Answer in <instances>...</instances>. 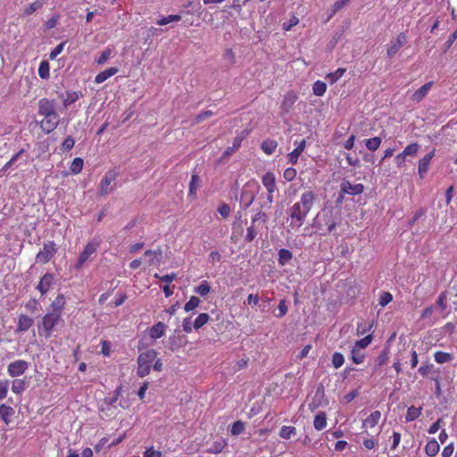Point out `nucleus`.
Returning a JSON list of instances; mask_svg holds the SVG:
<instances>
[{"label": "nucleus", "mask_w": 457, "mask_h": 457, "mask_svg": "<svg viewBox=\"0 0 457 457\" xmlns=\"http://www.w3.org/2000/svg\"><path fill=\"white\" fill-rule=\"evenodd\" d=\"M436 149H433L431 152L427 154L424 157L419 160L418 162V174L419 177L422 179L427 175L430 162L435 156Z\"/></svg>", "instance_id": "9b49d317"}, {"label": "nucleus", "mask_w": 457, "mask_h": 457, "mask_svg": "<svg viewBox=\"0 0 457 457\" xmlns=\"http://www.w3.org/2000/svg\"><path fill=\"white\" fill-rule=\"evenodd\" d=\"M313 426L316 430H322L327 427V415L324 411L319 412L313 420Z\"/></svg>", "instance_id": "393cba45"}, {"label": "nucleus", "mask_w": 457, "mask_h": 457, "mask_svg": "<svg viewBox=\"0 0 457 457\" xmlns=\"http://www.w3.org/2000/svg\"><path fill=\"white\" fill-rule=\"evenodd\" d=\"M419 149H420V145L418 143H412V144L408 145L403 149V153L406 156H416Z\"/></svg>", "instance_id": "49530a36"}, {"label": "nucleus", "mask_w": 457, "mask_h": 457, "mask_svg": "<svg viewBox=\"0 0 457 457\" xmlns=\"http://www.w3.org/2000/svg\"><path fill=\"white\" fill-rule=\"evenodd\" d=\"M33 319L28 315L21 314L19 316L18 324H17V331L25 332L29 330L33 325Z\"/></svg>", "instance_id": "6ab92c4d"}, {"label": "nucleus", "mask_w": 457, "mask_h": 457, "mask_svg": "<svg viewBox=\"0 0 457 457\" xmlns=\"http://www.w3.org/2000/svg\"><path fill=\"white\" fill-rule=\"evenodd\" d=\"M62 321V316L58 313L47 312L46 313L41 320V325L38 326L39 331L42 329L46 337H50L53 332L55 330L56 326Z\"/></svg>", "instance_id": "7ed1b4c3"}, {"label": "nucleus", "mask_w": 457, "mask_h": 457, "mask_svg": "<svg viewBox=\"0 0 457 457\" xmlns=\"http://www.w3.org/2000/svg\"><path fill=\"white\" fill-rule=\"evenodd\" d=\"M55 106L54 100L47 98H42L38 101V114L41 116H46L51 114H56Z\"/></svg>", "instance_id": "4468645a"}, {"label": "nucleus", "mask_w": 457, "mask_h": 457, "mask_svg": "<svg viewBox=\"0 0 457 457\" xmlns=\"http://www.w3.org/2000/svg\"><path fill=\"white\" fill-rule=\"evenodd\" d=\"M112 49L110 48V47H107L105 48L102 53L101 54L99 55V57L97 59H96V62L99 65H103L104 64L112 55Z\"/></svg>", "instance_id": "79ce46f5"}, {"label": "nucleus", "mask_w": 457, "mask_h": 457, "mask_svg": "<svg viewBox=\"0 0 457 457\" xmlns=\"http://www.w3.org/2000/svg\"><path fill=\"white\" fill-rule=\"evenodd\" d=\"M26 389V383L24 379H14L12 383V391L16 394L20 395Z\"/></svg>", "instance_id": "4c0bfd02"}, {"label": "nucleus", "mask_w": 457, "mask_h": 457, "mask_svg": "<svg viewBox=\"0 0 457 457\" xmlns=\"http://www.w3.org/2000/svg\"><path fill=\"white\" fill-rule=\"evenodd\" d=\"M294 434H295V428L292 426H283L279 431L280 437L284 439H289Z\"/></svg>", "instance_id": "de8ad7c7"}, {"label": "nucleus", "mask_w": 457, "mask_h": 457, "mask_svg": "<svg viewBox=\"0 0 457 457\" xmlns=\"http://www.w3.org/2000/svg\"><path fill=\"white\" fill-rule=\"evenodd\" d=\"M112 344L110 341H101V353L104 356H109L111 354Z\"/></svg>", "instance_id": "774afa93"}, {"label": "nucleus", "mask_w": 457, "mask_h": 457, "mask_svg": "<svg viewBox=\"0 0 457 457\" xmlns=\"http://www.w3.org/2000/svg\"><path fill=\"white\" fill-rule=\"evenodd\" d=\"M350 1L351 0H338V1H337L333 4V6H332L330 17L333 16L334 14H336L341 9H343L346 4H349Z\"/></svg>", "instance_id": "13d9d810"}, {"label": "nucleus", "mask_w": 457, "mask_h": 457, "mask_svg": "<svg viewBox=\"0 0 457 457\" xmlns=\"http://www.w3.org/2000/svg\"><path fill=\"white\" fill-rule=\"evenodd\" d=\"M345 362V357L341 353H334L332 355V364L335 369H338L343 366Z\"/></svg>", "instance_id": "8fccbe9b"}, {"label": "nucleus", "mask_w": 457, "mask_h": 457, "mask_svg": "<svg viewBox=\"0 0 457 457\" xmlns=\"http://www.w3.org/2000/svg\"><path fill=\"white\" fill-rule=\"evenodd\" d=\"M440 449V445L436 439H430L427 442L425 445V453L429 457L436 456Z\"/></svg>", "instance_id": "b1692460"}, {"label": "nucleus", "mask_w": 457, "mask_h": 457, "mask_svg": "<svg viewBox=\"0 0 457 457\" xmlns=\"http://www.w3.org/2000/svg\"><path fill=\"white\" fill-rule=\"evenodd\" d=\"M292 258H293V253L289 250L283 248L278 251V262L279 265H281V266L286 265L292 260Z\"/></svg>", "instance_id": "c85d7f7f"}, {"label": "nucleus", "mask_w": 457, "mask_h": 457, "mask_svg": "<svg viewBox=\"0 0 457 457\" xmlns=\"http://www.w3.org/2000/svg\"><path fill=\"white\" fill-rule=\"evenodd\" d=\"M83 165H84L83 159H81L80 157H76V158H74V160L72 161V162L70 166V170L72 174L77 175L81 172V170L83 169Z\"/></svg>", "instance_id": "72a5a7b5"}, {"label": "nucleus", "mask_w": 457, "mask_h": 457, "mask_svg": "<svg viewBox=\"0 0 457 457\" xmlns=\"http://www.w3.org/2000/svg\"><path fill=\"white\" fill-rule=\"evenodd\" d=\"M315 201V194L312 190L305 191L300 196L298 202L295 203L287 211L291 219L290 227L299 228L305 220L309 212L312 210Z\"/></svg>", "instance_id": "f257e3e1"}, {"label": "nucleus", "mask_w": 457, "mask_h": 457, "mask_svg": "<svg viewBox=\"0 0 457 457\" xmlns=\"http://www.w3.org/2000/svg\"><path fill=\"white\" fill-rule=\"evenodd\" d=\"M380 418L381 412L379 411H374L363 420V427L370 428L376 427Z\"/></svg>", "instance_id": "5701e85b"}, {"label": "nucleus", "mask_w": 457, "mask_h": 457, "mask_svg": "<svg viewBox=\"0 0 457 457\" xmlns=\"http://www.w3.org/2000/svg\"><path fill=\"white\" fill-rule=\"evenodd\" d=\"M432 86L433 81L427 82L412 94L411 99L415 102H420L427 96Z\"/></svg>", "instance_id": "a211bd4d"}, {"label": "nucleus", "mask_w": 457, "mask_h": 457, "mask_svg": "<svg viewBox=\"0 0 457 457\" xmlns=\"http://www.w3.org/2000/svg\"><path fill=\"white\" fill-rule=\"evenodd\" d=\"M14 414V409L12 406L4 403L0 405V418L3 421L8 425L11 422V418Z\"/></svg>", "instance_id": "4be33fe9"}, {"label": "nucleus", "mask_w": 457, "mask_h": 457, "mask_svg": "<svg viewBox=\"0 0 457 457\" xmlns=\"http://www.w3.org/2000/svg\"><path fill=\"white\" fill-rule=\"evenodd\" d=\"M166 328L167 327L163 322H162V321L156 322L154 326H152L149 328L150 337L154 340L161 338L162 337L164 336Z\"/></svg>", "instance_id": "f3484780"}, {"label": "nucleus", "mask_w": 457, "mask_h": 457, "mask_svg": "<svg viewBox=\"0 0 457 457\" xmlns=\"http://www.w3.org/2000/svg\"><path fill=\"white\" fill-rule=\"evenodd\" d=\"M341 193L351 195H361L364 190L362 184H352L349 180H343L340 185Z\"/></svg>", "instance_id": "ddd939ff"}, {"label": "nucleus", "mask_w": 457, "mask_h": 457, "mask_svg": "<svg viewBox=\"0 0 457 457\" xmlns=\"http://www.w3.org/2000/svg\"><path fill=\"white\" fill-rule=\"evenodd\" d=\"M74 145H75V140L73 139V137H68L62 142V144L61 145V150L63 152H68L73 148Z\"/></svg>", "instance_id": "bf43d9fd"}, {"label": "nucleus", "mask_w": 457, "mask_h": 457, "mask_svg": "<svg viewBox=\"0 0 457 457\" xmlns=\"http://www.w3.org/2000/svg\"><path fill=\"white\" fill-rule=\"evenodd\" d=\"M345 71V68H338L334 72L328 73L326 79L332 85L344 76Z\"/></svg>", "instance_id": "7c9ffc66"}, {"label": "nucleus", "mask_w": 457, "mask_h": 457, "mask_svg": "<svg viewBox=\"0 0 457 457\" xmlns=\"http://www.w3.org/2000/svg\"><path fill=\"white\" fill-rule=\"evenodd\" d=\"M66 300L63 295H58L51 303V312L58 313L60 316L62 314Z\"/></svg>", "instance_id": "412c9836"}, {"label": "nucleus", "mask_w": 457, "mask_h": 457, "mask_svg": "<svg viewBox=\"0 0 457 457\" xmlns=\"http://www.w3.org/2000/svg\"><path fill=\"white\" fill-rule=\"evenodd\" d=\"M327 91V85L321 80H317L312 85V92L317 96H322Z\"/></svg>", "instance_id": "473e14b6"}, {"label": "nucleus", "mask_w": 457, "mask_h": 457, "mask_svg": "<svg viewBox=\"0 0 457 457\" xmlns=\"http://www.w3.org/2000/svg\"><path fill=\"white\" fill-rule=\"evenodd\" d=\"M373 339L372 334L367 335L365 337L357 340L353 346L359 349H365L369 345H370Z\"/></svg>", "instance_id": "a18cd8bd"}, {"label": "nucleus", "mask_w": 457, "mask_h": 457, "mask_svg": "<svg viewBox=\"0 0 457 457\" xmlns=\"http://www.w3.org/2000/svg\"><path fill=\"white\" fill-rule=\"evenodd\" d=\"M262 183L267 189V199L261 204V209H270L273 203V193L277 190L276 178L274 173L266 172L262 178Z\"/></svg>", "instance_id": "20e7f679"}, {"label": "nucleus", "mask_w": 457, "mask_h": 457, "mask_svg": "<svg viewBox=\"0 0 457 457\" xmlns=\"http://www.w3.org/2000/svg\"><path fill=\"white\" fill-rule=\"evenodd\" d=\"M421 407L411 406L407 410V413L405 415L406 422H411L418 419L421 415Z\"/></svg>", "instance_id": "cd10ccee"}, {"label": "nucleus", "mask_w": 457, "mask_h": 457, "mask_svg": "<svg viewBox=\"0 0 457 457\" xmlns=\"http://www.w3.org/2000/svg\"><path fill=\"white\" fill-rule=\"evenodd\" d=\"M436 304L440 308L442 312H444L446 309V292H442L438 295Z\"/></svg>", "instance_id": "e2e57ef3"}, {"label": "nucleus", "mask_w": 457, "mask_h": 457, "mask_svg": "<svg viewBox=\"0 0 457 457\" xmlns=\"http://www.w3.org/2000/svg\"><path fill=\"white\" fill-rule=\"evenodd\" d=\"M199 177L196 174L191 176L189 183V195H195L198 187Z\"/></svg>", "instance_id": "6e6d98bb"}, {"label": "nucleus", "mask_w": 457, "mask_h": 457, "mask_svg": "<svg viewBox=\"0 0 457 457\" xmlns=\"http://www.w3.org/2000/svg\"><path fill=\"white\" fill-rule=\"evenodd\" d=\"M245 430V423L241 420L235 421L231 426V435L233 436H238L241 433H243Z\"/></svg>", "instance_id": "09e8293b"}, {"label": "nucleus", "mask_w": 457, "mask_h": 457, "mask_svg": "<svg viewBox=\"0 0 457 457\" xmlns=\"http://www.w3.org/2000/svg\"><path fill=\"white\" fill-rule=\"evenodd\" d=\"M278 313L276 314L278 318L284 317L287 312V305L285 299H282L279 301L278 306Z\"/></svg>", "instance_id": "69168bd1"}, {"label": "nucleus", "mask_w": 457, "mask_h": 457, "mask_svg": "<svg viewBox=\"0 0 457 457\" xmlns=\"http://www.w3.org/2000/svg\"><path fill=\"white\" fill-rule=\"evenodd\" d=\"M381 145V138L378 137H374L369 139H366L365 145L370 151H376Z\"/></svg>", "instance_id": "a19ab883"}, {"label": "nucleus", "mask_w": 457, "mask_h": 457, "mask_svg": "<svg viewBox=\"0 0 457 457\" xmlns=\"http://www.w3.org/2000/svg\"><path fill=\"white\" fill-rule=\"evenodd\" d=\"M54 282V276L52 273H46L40 279L37 289L41 293L42 295H46L51 288Z\"/></svg>", "instance_id": "2eb2a0df"}, {"label": "nucleus", "mask_w": 457, "mask_h": 457, "mask_svg": "<svg viewBox=\"0 0 457 457\" xmlns=\"http://www.w3.org/2000/svg\"><path fill=\"white\" fill-rule=\"evenodd\" d=\"M99 246L100 241L97 239H93L90 242H88L85 245L83 251L79 253L78 260L74 264V268L77 270H81L86 262H87L92 255L96 254Z\"/></svg>", "instance_id": "423d86ee"}, {"label": "nucleus", "mask_w": 457, "mask_h": 457, "mask_svg": "<svg viewBox=\"0 0 457 457\" xmlns=\"http://www.w3.org/2000/svg\"><path fill=\"white\" fill-rule=\"evenodd\" d=\"M50 65L47 61H42L38 67V75L41 79H48L50 76Z\"/></svg>", "instance_id": "37998d69"}, {"label": "nucleus", "mask_w": 457, "mask_h": 457, "mask_svg": "<svg viewBox=\"0 0 457 457\" xmlns=\"http://www.w3.org/2000/svg\"><path fill=\"white\" fill-rule=\"evenodd\" d=\"M56 253V244L54 241H47L44 243L43 248L36 255V262L41 264H46L50 262Z\"/></svg>", "instance_id": "0eeeda50"}, {"label": "nucleus", "mask_w": 457, "mask_h": 457, "mask_svg": "<svg viewBox=\"0 0 457 457\" xmlns=\"http://www.w3.org/2000/svg\"><path fill=\"white\" fill-rule=\"evenodd\" d=\"M81 94L76 92V91H68L66 93V97L63 99V105L65 108L69 107L71 104L75 103Z\"/></svg>", "instance_id": "f704fd0d"}, {"label": "nucleus", "mask_w": 457, "mask_h": 457, "mask_svg": "<svg viewBox=\"0 0 457 457\" xmlns=\"http://www.w3.org/2000/svg\"><path fill=\"white\" fill-rule=\"evenodd\" d=\"M119 71V69L116 68V67H110L106 70H104V71H101L99 72L96 77H95V82L96 84H101L103 82H104L105 80H107L109 78L114 76L115 74H117Z\"/></svg>", "instance_id": "aec40b11"}, {"label": "nucleus", "mask_w": 457, "mask_h": 457, "mask_svg": "<svg viewBox=\"0 0 457 457\" xmlns=\"http://www.w3.org/2000/svg\"><path fill=\"white\" fill-rule=\"evenodd\" d=\"M389 359V353L387 350H383L376 358V366L380 367L387 362Z\"/></svg>", "instance_id": "603ef678"}, {"label": "nucleus", "mask_w": 457, "mask_h": 457, "mask_svg": "<svg viewBox=\"0 0 457 457\" xmlns=\"http://www.w3.org/2000/svg\"><path fill=\"white\" fill-rule=\"evenodd\" d=\"M393 300V295L391 293L389 292H383L380 296H379V300H378V304L381 306V307H385L386 305H387L391 301Z\"/></svg>", "instance_id": "864d4df0"}, {"label": "nucleus", "mask_w": 457, "mask_h": 457, "mask_svg": "<svg viewBox=\"0 0 457 457\" xmlns=\"http://www.w3.org/2000/svg\"><path fill=\"white\" fill-rule=\"evenodd\" d=\"M157 354L154 349H148L138 355L137 369V376L138 378H145L150 374L153 362L155 361Z\"/></svg>", "instance_id": "f03ea898"}, {"label": "nucleus", "mask_w": 457, "mask_h": 457, "mask_svg": "<svg viewBox=\"0 0 457 457\" xmlns=\"http://www.w3.org/2000/svg\"><path fill=\"white\" fill-rule=\"evenodd\" d=\"M227 443L225 441L214 442L212 445L207 450L211 453H220L223 451Z\"/></svg>", "instance_id": "3c124183"}, {"label": "nucleus", "mask_w": 457, "mask_h": 457, "mask_svg": "<svg viewBox=\"0 0 457 457\" xmlns=\"http://www.w3.org/2000/svg\"><path fill=\"white\" fill-rule=\"evenodd\" d=\"M45 4V0H36L24 9V15L29 16Z\"/></svg>", "instance_id": "c9c22d12"}, {"label": "nucleus", "mask_w": 457, "mask_h": 457, "mask_svg": "<svg viewBox=\"0 0 457 457\" xmlns=\"http://www.w3.org/2000/svg\"><path fill=\"white\" fill-rule=\"evenodd\" d=\"M24 150L21 149L18 153L12 155V157L7 162L4 166L1 169L0 172H4L7 170L11 166L14 164V162L18 160V158L23 154Z\"/></svg>", "instance_id": "4d7b16f0"}, {"label": "nucleus", "mask_w": 457, "mask_h": 457, "mask_svg": "<svg viewBox=\"0 0 457 457\" xmlns=\"http://www.w3.org/2000/svg\"><path fill=\"white\" fill-rule=\"evenodd\" d=\"M119 175L120 171L119 169L116 167L110 169L107 172H105L104 178L102 179L99 184L97 195L99 196H105L109 193H111L113 190V187H111V185L117 179Z\"/></svg>", "instance_id": "39448f33"}, {"label": "nucleus", "mask_w": 457, "mask_h": 457, "mask_svg": "<svg viewBox=\"0 0 457 457\" xmlns=\"http://www.w3.org/2000/svg\"><path fill=\"white\" fill-rule=\"evenodd\" d=\"M211 291V286L208 281L204 280L201 282V284L195 287L194 292L198 294L201 296L207 295Z\"/></svg>", "instance_id": "58836bf2"}, {"label": "nucleus", "mask_w": 457, "mask_h": 457, "mask_svg": "<svg viewBox=\"0 0 457 457\" xmlns=\"http://www.w3.org/2000/svg\"><path fill=\"white\" fill-rule=\"evenodd\" d=\"M365 354L361 352V349L353 346L351 351V360L355 364H361L364 361Z\"/></svg>", "instance_id": "c756f323"}, {"label": "nucleus", "mask_w": 457, "mask_h": 457, "mask_svg": "<svg viewBox=\"0 0 457 457\" xmlns=\"http://www.w3.org/2000/svg\"><path fill=\"white\" fill-rule=\"evenodd\" d=\"M144 255L149 257V260H148L149 266L159 265L160 262L162 260V251L161 247L159 246L155 250L145 251Z\"/></svg>", "instance_id": "dca6fc26"}, {"label": "nucleus", "mask_w": 457, "mask_h": 457, "mask_svg": "<svg viewBox=\"0 0 457 457\" xmlns=\"http://www.w3.org/2000/svg\"><path fill=\"white\" fill-rule=\"evenodd\" d=\"M298 99V93L294 90L287 91L282 100L280 109L283 113H287L293 108Z\"/></svg>", "instance_id": "f8f14e48"}, {"label": "nucleus", "mask_w": 457, "mask_h": 457, "mask_svg": "<svg viewBox=\"0 0 457 457\" xmlns=\"http://www.w3.org/2000/svg\"><path fill=\"white\" fill-rule=\"evenodd\" d=\"M373 323L372 322H366L361 321L357 323L356 327V334L357 336L364 335L368 332H370L372 329Z\"/></svg>", "instance_id": "e433bc0d"}, {"label": "nucleus", "mask_w": 457, "mask_h": 457, "mask_svg": "<svg viewBox=\"0 0 457 457\" xmlns=\"http://www.w3.org/2000/svg\"><path fill=\"white\" fill-rule=\"evenodd\" d=\"M303 153H301L299 150H297L296 148H295L292 152H290L288 154H287V160H288V162L295 165L298 162V158L299 156L302 154Z\"/></svg>", "instance_id": "052dcab7"}, {"label": "nucleus", "mask_w": 457, "mask_h": 457, "mask_svg": "<svg viewBox=\"0 0 457 457\" xmlns=\"http://www.w3.org/2000/svg\"><path fill=\"white\" fill-rule=\"evenodd\" d=\"M29 363L24 360H16L12 361L7 366V372L9 376L16 378L23 375L29 369Z\"/></svg>", "instance_id": "9d476101"}, {"label": "nucleus", "mask_w": 457, "mask_h": 457, "mask_svg": "<svg viewBox=\"0 0 457 457\" xmlns=\"http://www.w3.org/2000/svg\"><path fill=\"white\" fill-rule=\"evenodd\" d=\"M434 358L437 363L443 364L452 361L453 360V355L450 353L437 351L435 353Z\"/></svg>", "instance_id": "bb28decb"}, {"label": "nucleus", "mask_w": 457, "mask_h": 457, "mask_svg": "<svg viewBox=\"0 0 457 457\" xmlns=\"http://www.w3.org/2000/svg\"><path fill=\"white\" fill-rule=\"evenodd\" d=\"M210 320V315L206 312L200 313L194 321L193 327L195 329H199L204 326Z\"/></svg>", "instance_id": "2f4dec72"}, {"label": "nucleus", "mask_w": 457, "mask_h": 457, "mask_svg": "<svg viewBox=\"0 0 457 457\" xmlns=\"http://www.w3.org/2000/svg\"><path fill=\"white\" fill-rule=\"evenodd\" d=\"M278 143L274 139H266L261 145L262 150L268 155L272 154L276 151Z\"/></svg>", "instance_id": "a878e982"}, {"label": "nucleus", "mask_w": 457, "mask_h": 457, "mask_svg": "<svg viewBox=\"0 0 457 457\" xmlns=\"http://www.w3.org/2000/svg\"><path fill=\"white\" fill-rule=\"evenodd\" d=\"M296 170L295 168L289 167L284 170L283 177L287 181H292L296 177Z\"/></svg>", "instance_id": "680f3d73"}, {"label": "nucleus", "mask_w": 457, "mask_h": 457, "mask_svg": "<svg viewBox=\"0 0 457 457\" xmlns=\"http://www.w3.org/2000/svg\"><path fill=\"white\" fill-rule=\"evenodd\" d=\"M201 301L197 296H191L190 299L185 303L184 310L186 312H191L197 308Z\"/></svg>", "instance_id": "c03bdc74"}, {"label": "nucleus", "mask_w": 457, "mask_h": 457, "mask_svg": "<svg viewBox=\"0 0 457 457\" xmlns=\"http://www.w3.org/2000/svg\"><path fill=\"white\" fill-rule=\"evenodd\" d=\"M143 457H162V453L155 450L154 446H149L144 451Z\"/></svg>", "instance_id": "5fc2aeb1"}, {"label": "nucleus", "mask_w": 457, "mask_h": 457, "mask_svg": "<svg viewBox=\"0 0 457 457\" xmlns=\"http://www.w3.org/2000/svg\"><path fill=\"white\" fill-rule=\"evenodd\" d=\"M181 20V16L179 14H170L168 16H163L161 19L157 20L156 24L160 26H164L173 21H179Z\"/></svg>", "instance_id": "ea45409f"}, {"label": "nucleus", "mask_w": 457, "mask_h": 457, "mask_svg": "<svg viewBox=\"0 0 457 457\" xmlns=\"http://www.w3.org/2000/svg\"><path fill=\"white\" fill-rule=\"evenodd\" d=\"M407 43V35L405 32H400L395 38L390 40L386 46V54L388 57L395 56L398 51Z\"/></svg>", "instance_id": "6e6552de"}, {"label": "nucleus", "mask_w": 457, "mask_h": 457, "mask_svg": "<svg viewBox=\"0 0 457 457\" xmlns=\"http://www.w3.org/2000/svg\"><path fill=\"white\" fill-rule=\"evenodd\" d=\"M212 115H213V112L210 110L202 112L201 113L197 114L195 117L194 122L195 124H198V123L202 122L203 120H204L205 119L212 117Z\"/></svg>", "instance_id": "0e129e2a"}, {"label": "nucleus", "mask_w": 457, "mask_h": 457, "mask_svg": "<svg viewBox=\"0 0 457 457\" xmlns=\"http://www.w3.org/2000/svg\"><path fill=\"white\" fill-rule=\"evenodd\" d=\"M299 19L296 16H292L287 22H284L282 28L285 31H289L294 26L297 25Z\"/></svg>", "instance_id": "338daca9"}, {"label": "nucleus", "mask_w": 457, "mask_h": 457, "mask_svg": "<svg viewBox=\"0 0 457 457\" xmlns=\"http://www.w3.org/2000/svg\"><path fill=\"white\" fill-rule=\"evenodd\" d=\"M60 122V116L58 113L43 116V119L39 121V125L41 129L49 134L53 132Z\"/></svg>", "instance_id": "1a4fd4ad"}]
</instances>
